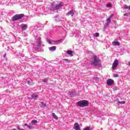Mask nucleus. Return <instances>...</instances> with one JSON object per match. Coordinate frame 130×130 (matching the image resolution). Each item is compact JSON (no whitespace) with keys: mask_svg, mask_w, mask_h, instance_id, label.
I'll use <instances>...</instances> for the list:
<instances>
[{"mask_svg":"<svg viewBox=\"0 0 130 130\" xmlns=\"http://www.w3.org/2000/svg\"><path fill=\"white\" fill-rule=\"evenodd\" d=\"M109 25V22L106 23L105 24V28H107V27H108Z\"/></svg>","mask_w":130,"mask_h":130,"instance_id":"c85d7f7f","label":"nucleus"},{"mask_svg":"<svg viewBox=\"0 0 130 130\" xmlns=\"http://www.w3.org/2000/svg\"><path fill=\"white\" fill-rule=\"evenodd\" d=\"M124 16L127 17L128 16V13H125L124 14Z\"/></svg>","mask_w":130,"mask_h":130,"instance_id":"e433bc0d","label":"nucleus"},{"mask_svg":"<svg viewBox=\"0 0 130 130\" xmlns=\"http://www.w3.org/2000/svg\"><path fill=\"white\" fill-rule=\"evenodd\" d=\"M88 104L89 103L86 100L80 101L76 103V105L79 107H86Z\"/></svg>","mask_w":130,"mask_h":130,"instance_id":"f03ea898","label":"nucleus"},{"mask_svg":"<svg viewBox=\"0 0 130 130\" xmlns=\"http://www.w3.org/2000/svg\"><path fill=\"white\" fill-rule=\"evenodd\" d=\"M99 59L98 58L97 56L94 55L93 58L91 59V63L93 66H95L97 67V66H99Z\"/></svg>","mask_w":130,"mask_h":130,"instance_id":"7ed1b4c3","label":"nucleus"},{"mask_svg":"<svg viewBox=\"0 0 130 130\" xmlns=\"http://www.w3.org/2000/svg\"><path fill=\"white\" fill-rule=\"evenodd\" d=\"M74 15H75V11L74 10H70L66 14V16L70 15L71 17H74Z\"/></svg>","mask_w":130,"mask_h":130,"instance_id":"0eeeda50","label":"nucleus"},{"mask_svg":"<svg viewBox=\"0 0 130 130\" xmlns=\"http://www.w3.org/2000/svg\"><path fill=\"white\" fill-rule=\"evenodd\" d=\"M24 15L23 14H16L12 17V21H18V20H21L24 17Z\"/></svg>","mask_w":130,"mask_h":130,"instance_id":"20e7f679","label":"nucleus"},{"mask_svg":"<svg viewBox=\"0 0 130 130\" xmlns=\"http://www.w3.org/2000/svg\"><path fill=\"white\" fill-rule=\"evenodd\" d=\"M116 101L117 103V105L119 106L120 105V104H125V101L120 102L118 99H116Z\"/></svg>","mask_w":130,"mask_h":130,"instance_id":"ddd939ff","label":"nucleus"},{"mask_svg":"<svg viewBox=\"0 0 130 130\" xmlns=\"http://www.w3.org/2000/svg\"><path fill=\"white\" fill-rule=\"evenodd\" d=\"M27 84L29 86H33V85H34L35 83L34 82H33V80H30L27 81Z\"/></svg>","mask_w":130,"mask_h":130,"instance_id":"2eb2a0df","label":"nucleus"},{"mask_svg":"<svg viewBox=\"0 0 130 130\" xmlns=\"http://www.w3.org/2000/svg\"><path fill=\"white\" fill-rule=\"evenodd\" d=\"M30 97L32 100H37V98H38L39 95L36 93H33L30 95Z\"/></svg>","mask_w":130,"mask_h":130,"instance_id":"6e6552de","label":"nucleus"},{"mask_svg":"<svg viewBox=\"0 0 130 130\" xmlns=\"http://www.w3.org/2000/svg\"><path fill=\"white\" fill-rule=\"evenodd\" d=\"M3 57L5 60H8V58H7V54L5 53L4 54Z\"/></svg>","mask_w":130,"mask_h":130,"instance_id":"bb28decb","label":"nucleus"},{"mask_svg":"<svg viewBox=\"0 0 130 130\" xmlns=\"http://www.w3.org/2000/svg\"><path fill=\"white\" fill-rule=\"evenodd\" d=\"M17 128L18 130H19V129H21V128H20V126H19V125L17 126Z\"/></svg>","mask_w":130,"mask_h":130,"instance_id":"4c0bfd02","label":"nucleus"},{"mask_svg":"<svg viewBox=\"0 0 130 130\" xmlns=\"http://www.w3.org/2000/svg\"><path fill=\"white\" fill-rule=\"evenodd\" d=\"M83 130H91V127L87 126V127L83 128Z\"/></svg>","mask_w":130,"mask_h":130,"instance_id":"a878e982","label":"nucleus"},{"mask_svg":"<svg viewBox=\"0 0 130 130\" xmlns=\"http://www.w3.org/2000/svg\"><path fill=\"white\" fill-rule=\"evenodd\" d=\"M41 36L40 34H39L38 36L36 35V42L34 44L33 48H34L37 52H39L41 49V47L43 46L42 42L41 41V37H40Z\"/></svg>","mask_w":130,"mask_h":130,"instance_id":"f257e3e1","label":"nucleus"},{"mask_svg":"<svg viewBox=\"0 0 130 130\" xmlns=\"http://www.w3.org/2000/svg\"><path fill=\"white\" fill-rule=\"evenodd\" d=\"M42 82H43V83H47V82H48V78L43 79Z\"/></svg>","mask_w":130,"mask_h":130,"instance_id":"b1692460","label":"nucleus"},{"mask_svg":"<svg viewBox=\"0 0 130 130\" xmlns=\"http://www.w3.org/2000/svg\"><path fill=\"white\" fill-rule=\"evenodd\" d=\"M61 41H62L61 40H58L56 41V42L57 43H58V42H61Z\"/></svg>","mask_w":130,"mask_h":130,"instance_id":"f704fd0d","label":"nucleus"},{"mask_svg":"<svg viewBox=\"0 0 130 130\" xmlns=\"http://www.w3.org/2000/svg\"><path fill=\"white\" fill-rule=\"evenodd\" d=\"M49 49L50 51H54L56 50V46H54L51 47H49Z\"/></svg>","mask_w":130,"mask_h":130,"instance_id":"4468645a","label":"nucleus"},{"mask_svg":"<svg viewBox=\"0 0 130 130\" xmlns=\"http://www.w3.org/2000/svg\"><path fill=\"white\" fill-rule=\"evenodd\" d=\"M119 63L118 62V60L116 59L113 63L112 65V69L114 70V71L116 69V68H117L118 66Z\"/></svg>","mask_w":130,"mask_h":130,"instance_id":"39448f33","label":"nucleus"},{"mask_svg":"<svg viewBox=\"0 0 130 130\" xmlns=\"http://www.w3.org/2000/svg\"><path fill=\"white\" fill-rule=\"evenodd\" d=\"M112 44L114 46H119L120 45L119 42H114L112 43Z\"/></svg>","mask_w":130,"mask_h":130,"instance_id":"f3484780","label":"nucleus"},{"mask_svg":"<svg viewBox=\"0 0 130 130\" xmlns=\"http://www.w3.org/2000/svg\"><path fill=\"white\" fill-rule=\"evenodd\" d=\"M128 63V66H130V62Z\"/></svg>","mask_w":130,"mask_h":130,"instance_id":"a19ab883","label":"nucleus"},{"mask_svg":"<svg viewBox=\"0 0 130 130\" xmlns=\"http://www.w3.org/2000/svg\"><path fill=\"white\" fill-rule=\"evenodd\" d=\"M30 59H34V57H32L30 58Z\"/></svg>","mask_w":130,"mask_h":130,"instance_id":"ea45409f","label":"nucleus"},{"mask_svg":"<svg viewBox=\"0 0 130 130\" xmlns=\"http://www.w3.org/2000/svg\"><path fill=\"white\" fill-rule=\"evenodd\" d=\"M63 60L67 61V62H70V60H69L68 59H63Z\"/></svg>","mask_w":130,"mask_h":130,"instance_id":"72a5a7b5","label":"nucleus"},{"mask_svg":"<svg viewBox=\"0 0 130 130\" xmlns=\"http://www.w3.org/2000/svg\"><path fill=\"white\" fill-rule=\"evenodd\" d=\"M56 21H57V22H59V19H56Z\"/></svg>","mask_w":130,"mask_h":130,"instance_id":"58836bf2","label":"nucleus"},{"mask_svg":"<svg viewBox=\"0 0 130 130\" xmlns=\"http://www.w3.org/2000/svg\"><path fill=\"white\" fill-rule=\"evenodd\" d=\"M107 84L108 86H112L114 84V81L112 79H109L107 81Z\"/></svg>","mask_w":130,"mask_h":130,"instance_id":"423d86ee","label":"nucleus"},{"mask_svg":"<svg viewBox=\"0 0 130 130\" xmlns=\"http://www.w3.org/2000/svg\"><path fill=\"white\" fill-rule=\"evenodd\" d=\"M124 9L125 10H130V5L127 6L126 5H124Z\"/></svg>","mask_w":130,"mask_h":130,"instance_id":"412c9836","label":"nucleus"},{"mask_svg":"<svg viewBox=\"0 0 130 130\" xmlns=\"http://www.w3.org/2000/svg\"><path fill=\"white\" fill-rule=\"evenodd\" d=\"M106 6H107L108 8H111V7H112V6L111 5V4H107Z\"/></svg>","mask_w":130,"mask_h":130,"instance_id":"c756f323","label":"nucleus"},{"mask_svg":"<svg viewBox=\"0 0 130 130\" xmlns=\"http://www.w3.org/2000/svg\"><path fill=\"white\" fill-rule=\"evenodd\" d=\"M47 41L48 42L49 44H51L52 43L51 41H50L49 39H47Z\"/></svg>","mask_w":130,"mask_h":130,"instance_id":"7c9ffc66","label":"nucleus"},{"mask_svg":"<svg viewBox=\"0 0 130 130\" xmlns=\"http://www.w3.org/2000/svg\"><path fill=\"white\" fill-rule=\"evenodd\" d=\"M52 115H53V117H54V118L55 119H58V117H57V116H56V115H55V113H53Z\"/></svg>","mask_w":130,"mask_h":130,"instance_id":"4be33fe9","label":"nucleus"},{"mask_svg":"<svg viewBox=\"0 0 130 130\" xmlns=\"http://www.w3.org/2000/svg\"><path fill=\"white\" fill-rule=\"evenodd\" d=\"M75 37L76 38H80V37H81V35L79 34H77L75 36Z\"/></svg>","mask_w":130,"mask_h":130,"instance_id":"cd10ccee","label":"nucleus"},{"mask_svg":"<svg viewBox=\"0 0 130 130\" xmlns=\"http://www.w3.org/2000/svg\"><path fill=\"white\" fill-rule=\"evenodd\" d=\"M24 126H27V128H29V129H32L33 128V126L31 125H27V123L24 124Z\"/></svg>","mask_w":130,"mask_h":130,"instance_id":"a211bd4d","label":"nucleus"},{"mask_svg":"<svg viewBox=\"0 0 130 130\" xmlns=\"http://www.w3.org/2000/svg\"><path fill=\"white\" fill-rule=\"evenodd\" d=\"M57 10V8L56 7V4L55 5H52L50 7V10L51 11H56Z\"/></svg>","mask_w":130,"mask_h":130,"instance_id":"1a4fd4ad","label":"nucleus"},{"mask_svg":"<svg viewBox=\"0 0 130 130\" xmlns=\"http://www.w3.org/2000/svg\"><path fill=\"white\" fill-rule=\"evenodd\" d=\"M100 35V34L99 32H95L94 35V37H99Z\"/></svg>","mask_w":130,"mask_h":130,"instance_id":"393cba45","label":"nucleus"},{"mask_svg":"<svg viewBox=\"0 0 130 130\" xmlns=\"http://www.w3.org/2000/svg\"><path fill=\"white\" fill-rule=\"evenodd\" d=\"M69 96L70 97H74V96H75V94L74 93V92L73 91L69 92Z\"/></svg>","mask_w":130,"mask_h":130,"instance_id":"aec40b11","label":"nucleus"},{"mask_svg":"<svg viewBox=\"0 0 130 130\" xmlns=\"http://www.w3.org/2000/svg\"><path fill=\"white\" fill-rule=\"evenodd\" d=\"M114 77H115V78H118V74H115V75H114Z\"/></svg>","mask_w":130,"mask_h":130,"instance_id":"c9c22d12","label":"nucleus"},{"mask_svg":"<svg viewBox=\"0 0 130 130\" xmlns=\"http://www.w3.org/2000/svg\"><path fill=\"white\" fill-rule=\"evenodd\" d=\"M38 121L36 120H33L31 121V124L33 125L34 124H35V123H37Z\"/></svg>","mask_w":130,"mask_h":130,"instance_id":"5701e85b","label":"nucleus"},{"mask_svg":"<svg viewBox=\"0 0 130 130\" xmlns=\"http://www.w3.org/2000/svg\"><path fill=\"white\" fill-rule=\"evenodd\" d=\"M107 21L108 22V23H110V22H111V20H110V18H109L107 19Z\"/></svg>","mask_w":130,"mask_h":130,"instance_id":"2f4dec72","label":"nucleus"},{"mask_svg":"<svg viewBox=\"0 0 130 130\" xmlns=\"http://www.w3.org/2000/svg\"><path fill=\"white\" fill-rule=\"evenodd\" d=\"M28 29V25L27 24H22L21 26V30L22 31H25Z\"/></svg>","mask_w":130,"mask_h":130,"instance_id":"9d476101","label":"nucleus"},{"mask_svg":"<svg viewBox=\"0 0 130 130\" xmlns=\"http://www.w3.org/2000/svg\"><path fill=\"white\" fill-rule=\"evenodd\" d=\"M67 54H69V55H70V56H73V55H74L73 54V51H72V50L67 51Z\"/></svg>","mask_w":130,"mask_h":130,"instance_id":"6ab92c4d","label":"nucleus"},{"mask_svg":"<svg viewBox=\"0 0 130 130\" xmlns=\"http://www.w3.org/2000/svg\"><path fill=\"white\" fill-rule=\"evenodd\" d=\"M64 4L62 2H60L59 4H56V7H57V10H58L60 8H61Z\"/></svg>","mask_w":130,"mask_h":130,"instance_id":"9b49d317","label":"nucleus"},{"mask_svg":"<svg viewBox=\"0 0 130 130\" xmlns=\"http://www.w3.org/2000/svg\"><path fill=\"white\" fill-rule=\"evenodd\" d=\"M74 128L75 130H80V125H79V123H75L74 124Z\"/></svg>","mask_w":130,"mask_h":130,"instance_id":"f8f14e48","label":"nucleus"},{"mask_svg":"<svg viewBox=\"0 0 130 130\" xmlns=\"http://www.w3.org/2000/svg\"><path fill=\"white\" fill-rule=\"evenodd\" d=\"M40 106L42 108H45V107H46V104H45L43 102L40 103Z\"/></svg>","mask_w":130,"mask_h":130,"instance_id":"dca6fc26","label":"nucleus"},{"mask_svg":"<svg viewBox=\"0 0 130 130\" xmlns=\"http://www.w3.org/2000/svg\"><path fill=\"white\" fill-rule=\"evenodd\" d=\"M93 79L94 81H98L99 80V78L98 77H94Z\"/></svg>","mask_w":130,"mask_h":130,"instance_id":"473e14b6","label":"nucleus"}]
</instances>
